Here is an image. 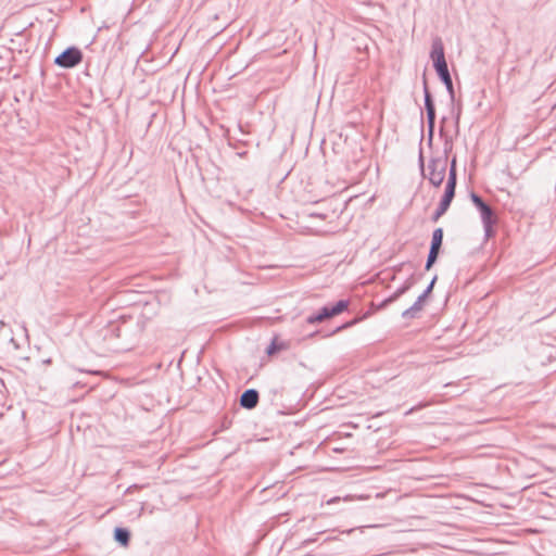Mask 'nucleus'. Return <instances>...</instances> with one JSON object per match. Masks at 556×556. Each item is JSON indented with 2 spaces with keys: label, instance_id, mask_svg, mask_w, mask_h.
<instances>
[{
  "label": "nucleus",
  "instance_id": "nucleus-2",
  "mask_svg": "<svg viewBox=\"0 0 556 556\" xmlns=\"http://www.w3.org/2000/svg\"><path fill=\"white\" fill-rule=\"evenodd\" d=\"M455 187H456V173H455V161H453L451 173H450L447 184L445 187V192L440 202L439 208L435 212L434 220H438L447 211V208L454 198V194H455Z\"/></svg>",
  "mask_w": 556,
  "mask_h": 556
},
{
  "label": "nucleus",
  "instance_id": "nucleus-6",
  "mask_svg": "<svg viewBox=\"0 0 556 556\" xmlns=\"http://www.w3.org/2000/svg\"><path fill=\"white\" fill-rule=\"evenodd\" d=\"M471 199H472V202H473V203L477 205V207L480 210V212H481V216H482V219H483L484 224H485L486 226H490V225L493 223V220H492V218H493V212H492V210L490 208V206H489V205H486V204L481 200V198H479V197H478V195H476V194H472Z\"/></svg>",
  "mask_w": 556,
  "mask_h": 556
},
{
  "label": "nucleus",
  "instance_id": "nucleus-1",
  "mask_svg": "<svg viewBox=\"0 0 556 556\" xmlns=\"http://www.w3.org/2000/svg\"><path fill=\"white\" fill-rule=\"evenodd\" d=\"M431 59L438 75L443 80L447 90L453 92V83L445 61L443 43L440 39H435L432 43Z\"/></svg>",
  "mask_w": 556,
  "mask_h": 556
},
{
  "label": "nucleus",
  "instance_id": "nucleus-9",
  "mask_svg": "<svg viewBox=\"0 0 556 556\" xmlns=\"http://www.w3.org/2000/svg\"><path fill=\"white\" fill-rule=\"evenodd\" d=\"M330 308L324 307L320 313L316 316H311L307 318L308 324L321 323L325 319L331 318Z\"/></svg>",
  "mask_w": 556,
  "mask_h": 556
},
{
  "label": "nucleus",
  "instance_id": "nucleus-4",
  "mask_svg": "<svg viewBox=\"0 0 556 556\" xmlns=\"http://www.w3.org/2000/svg\"><path fill=\"white\" fill-rule=\"evenodd\" d=\"M81 60L83 54L80 50L77 48H68L55 59V64L61 67L71 68L79 64Z\"/></svg>",
  "mask_w": 556,
  "mask_h": 556
},
{
  "label": "nucleus",
  "instance_id": "nucleus-8",
  "mask_svg": "<svg viewBox=\"0 0 556 556\" xmlns=\"http://www.w3.org/2000/svg\"><path fill=\"white\" fill-rule=\"evenodd\" d=\"M115 540L123 546H127L129 543V532L123 528H116L114 531Z\"/></svg>",
  "mask_w": 556,
  "mask_h": 556
},
{
  "label": "nucleus",
  "instance_id": "nucleus-3",
  "mask_svg": "<svg viewBox=\"0 0 556 556\" xmlns=\"http://www.w3.org/2000/svg\"><path fill=\"white\" fill-rule=\"evenodd\" d=\"M447 163L446 160H432L428 164L427 170H428V178L429 181L434 186L439 187L445 177Z\"/></svg>",
  "mask_w": 556,
  "mask_h": 556
},
{
  "label": "nucleus",
  "instance_id": "nucleus-5",
  "mask_svg": "<svg viewBox=\"0 0 556 556\" xmlns=\"http://www.w3.org/2000/svg\"><path fill=\"white\" fill-rule=\"evenodd\" d=\"M442 240H443V230L441 228H438L432 233V242H431V248H430L427 266H426L427 269H429L432 266V264L435 262L439 251H440V248L442 245Z\"/></svg>",
  "mask_w": 556,
  "mask_h": 556
},
{
  "label": "nucleus",
  "instance_id": "nucleus-12",
  "mask_svg": "<svg viewBox=\"0 0 556 556\" xmlns=\"http://www.w3.org/2000/svg\"><path fill=\"white\" fill-rule=\"evenodd\" d=\"M348 308L346 301H339L332 308H330L331 316H337Z\"/></svg>",
  "mask_w": 556,
  "mask_h": 556
},
{
  "label": "nucleus",
  "instance_id": "nucleus-11",
  "mask_svg": "<svg viewBox=\"0 0 556 556\" xmlns=\"http://www.w3.org/2000/svg\"><path fill=\"white\" fill-rule=\"evenodd\" d=\"M348 308L346 301H339L332 308H330L331 316H337Z\"/></svg>",
  "mask_w": 556,
  "mask_h": 556
},
{
  "label": "nucleus",
  "instance_id": "nucleus-13",
  "mask_svg": "<svg viewBox=\"0 0 556 556\" xmlns=\"http://www.w3.org/2000/svg\"><path fill=\"white\" fill-rule=\"evenodd\" d=\"M286 348H287V346H286V344H283V343L279 342V341H278V339H277V338H275V339L271 341L270 345L268 346V349H267V353H268L269 355H271V354H274L275 352H277V351H279V350H282V349H286Z\"/></svg>",
  "mask_w": 556,
  "mask_h": 556
},
{
  "label": "nucleus",
  "instance_id": "nucleus-10",
  "mask_svg": "<svg viewBox=\"0 0 556 556\" xmlns=\"http://www.w3.org/2000/svg\"><path fill=\"white\" fill-rule=\"evenodd\" d=\"M426 109H427L428 121L432 125L433 122H434L435 114H434L433 103H432L431 98H430V96L428 93L426 96Z\"/></svg>",
  "mask_w": 556,
  "mask_h": 556
},
{
  "label": "nucleus",
  "instance_id": "nucleus-7",
  "mask_svg": "<svg viewBox=\"0 0 556 556\" xmlns=\"http://www.w3.org/2000/svg\"><path fill=\"white\" fill-rule=\"evenodd\" d=\"M258 402V394L255 390H247L240 399V404L245 408H254Z\"/></svg>",
  "mask_w": 556,
  "mask_h": 556
}]
</instances>
